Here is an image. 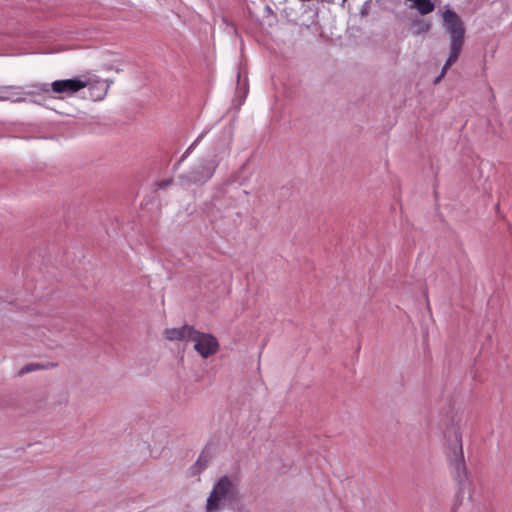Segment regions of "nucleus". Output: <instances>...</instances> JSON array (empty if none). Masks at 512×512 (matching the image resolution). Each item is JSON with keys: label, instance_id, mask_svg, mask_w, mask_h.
Masks as SVG:
<instances>
[{"label": "nucleus", "instance_id": "1", "mask_svg": "<svg viewBox=\"0 0 512 512\" xmlns=\"http://www.w3.org/2000/svg\"><path fill=\"white\" fill-rule=\"evenodd\" d=\"M239 500V484L235 477L221 476L213 485L206 500L205 512H220L228 508H234Z\"/></svg>", "mask_w": 512, "mask_h": 512}, {"label": "nucleus", "instance_id": "2", "mask_svg": "<svg viewBox=\"0 0 512 512\" xmlns=\"http://www.w3.org/2000/svg\"><path fill=\"white\" fill-rule=\"evenodd\" d=\"M442 25L450 38L448 65H453L457 61L464 45L465 26L461 17L449 7L442 11Z\"/></svg>", "mask_w": 512, "mask_h": 512}, {"label": "nucleus", "instance_id": "3", "mask_svg": "<svg viewBox=\"0 0 512 512\" xmlns=\"http://www.w3.org/2000/svg\"><path fill=\"white\" fill-rule=\"evenodd\" d=\"M446 456L456 479L460 482L466 479L467 471L462 448V434L458 429L448 430L446 433Z\"/></svg>", "mask_w": 512, "mask_h": 512}, {"label": "nucleus", "instance_id": "4", "mask_svg": "<svg viewBox=\"0 0 512 512\" xmlns=\"http://www.w3.org/2000/svg\"><path fill=\"white\" fill-rule=\"evenodd\" d=\"M219 162L220 158L215 152L206 155L189 172L179 177L181 185L189 186L207 182L213 176Z\"/></svg>", "mask_w": 512, "mask_h": 512}, {"label": "nucleus", "instance_id": "5", "mask_svg": "<svg viewBox=\"0 0 512 512\" xmlns=\"http://www.w3.org/2000/svg\"><path fill=\"white\" fill-rule=\"evenodd\" d=\"M89 84L87 81H83L78 78L71 79H61L48 83H37L31 84L32 88H35L37 94L39 93H54L59 95V98L62 96H72L81 89L87 87Z\"/></svg>", "mask_w": 512, "mask_h": 512}, {"label": "nucleus", "instance_id": "6", "mask_svg": "<svg viewBox=\"0 0 512 512\" xmlns=\"http://www.w3.org/2000/svg\"><path fill=\"white\" fill-rule=\"evenodd\" d=\"M190 342H193L194 350L203 358L207 359L215 355L219 349L220 344L218 339L210 334L194 330Z\"/></svg>", "mask_w": 512, "mask_h": 512}, {"label": "nucleus", "instance_id": "7", "mask_svg": "<svg viewBox=\"0 0 512 512\" xmlns=\"http://www.w3.org/2000/svg\"><path fill=\"white\" fill-rule=\"evenodd\" d=\"M37 94L35 88L31 85L23 86H0V101H11L15 103L25 102V96Z\"/></svg>", "mask_w": 512, "mask_h": 512}, {"label": "nucleus", "instance_id": "8", "mask_svg": "<svg viewBox=\"0 0 512 512\" xmlns=\"http://www.w3.org/2000/svg\"><path fill=\"white\" fill-rule=\"evenodd\" d=\"M195 328L190 325H183L178 328H168L164 331V337L169 341H185L190 342L192 332Z\"/></svg>", "mask_w": 512, "mask_h": 512}, {"label": "nucleus", "instance_id": "9", "mask_svg": "<svg viewBox=\"0 0 512 512\" xmlns=\"http://www.w3.org/2000/svg\"><path fill=\"white\" fill-rule=\"evenodd\" d=\"M409 3V8L416 10L420 15H428L435 10V2L433 0H405Z\"/></svg>", "mask_w": 512, "mask_h": 512}, {"label": "nucleus", "instance_id": "10", "mask_svg": "<svg viewBox=\"0 0 512 512\" xmlns=\"http://www.w3.org/2000/svg\"><path fill=\"white\" fill-rule=\"evenodd\" d=\"M109 84L104 81H97L89 85L90 96L94 100H102L107 94Z\"/></svg>", "mask_w": 512, "mask_h": 512}, {"label": "nucleus", "instance_id": "11", "mask_svg": "<svg viewBox=\"0 0 512 512\" xmlns=\"http://www.w3.org/2000/svg\"><path fill=\"white\" fill-rule=\"evenodd\" d=\"M414 25L416 26V30L414 32L416 35L428 32L431 27L430 23L425 20H417L414 22Z\"/></svg>", "mask_w": 512, "mask_h": 512}, {"label": "nucleus", "instance_id": "12", "mask_svg": "<svg viewBox=\"0 0 512 512\" xmlns=\"http://www.w3.org/2000/svg\"><path fill=\"white\" fill-rule=\"evenodd\" d=\"M192 153L191 150H189L188 148L185 150V152L182 154V156L180 157V159L177 161V163L174 165V170H177L179 168V166L181 165L182 162L185 161V159Z\"/></svg>", "mask_w": 512, "mask_h": 512}, {"label": "nucleus", "instance_id": "13", "mask_svg": "<svg viewBox=\"0 0 512 512\" xmlns=\"http://www.w3.org/2000/svg\"><path fill=\"white\" fill-rule=\"evenodd\" d=\"M450 66H451V65H448V59H447V60H446V62H445V64H444V66H443V68H442V70H441V73L439 74V76H438V77H436V79H435V81H434V83H435V84L439 83V82L442 80V78L445 76L446 71L448 70V68H449Z\"/></svg>", "mask_w": 512, "mask_h": 512}, {"label": "nucleus", "instance_id": "14", "mask_svg": "<svg viewBox=\"0 0 512 512\" xmlns=\"http://www.w3.org/2000/svg\"><path fill=\"white\" fill-rule=\"evenodd\" d=\"M39 368H41V366H40V365H38V364H28V365L24 366V367L21 369V371H20V372H21L22 374H24V373H29V372L34 371V370H37V369H39Z\"/></svg>", "mask_w": 512, "mask_h": 512}, {"label": "nucleus", "instance_id": "15", "mask_svg": "<svg viewBox=\"0 0 512 512\" xmlns=\"http://www.w3.org/2000/svg\"><path fill=\"white\" fill-rule=\"evenodd\" d=\"M204 137V133H201L191 144L190 146L188 147L189 150L193 151L196 146L200 143V141L202 140V138Z\"/></svg>", "mask_w": 512, "mask_h": 512}, {"label": "nucleus", "instance_id": "16", "mask_svg": "<svg viewBox=\"0 0 512 512\" xmlns=\"http://www.w3.org/2000/svg\"><path fill=\"white\" fill-rule=\"evenodd\" d=\"M171 184H172V179H167V180H163V181L158 182L157 186L160 189H165L168 186H170Z\"/></svg>", "mask_w": 512, "mask_h": 512}, {"label": "nucleus", "instance_id": "17", "mask_svg": "<svg viewBox=\"0 0 512 512\" xmlns=\"http://www.w3.org/2000/svg\"><path fill=\"white\" fill-rule=\"evenodd\" d=\"M201 459H202V456H200V457L198 458L197 463H199V462L201 461Z\"/></svg>", "mask_w": 512, "mask_h": 512}]
</instances>
